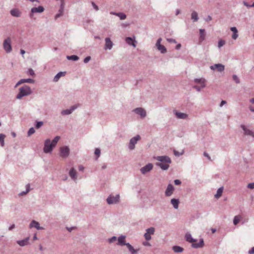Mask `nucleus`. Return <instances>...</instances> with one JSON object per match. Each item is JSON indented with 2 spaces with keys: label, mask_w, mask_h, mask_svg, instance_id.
<instances>
[{
  "label": "nucleus",
  "mask_w": 254,
  "mask_h": 254,
  "mask_svg": "<svg viewBox=\"0 0 254 254\" xmlns=\"http://www.w3.org/2000/svg\"><path fill=\"white\" fill-rule=\"evenodd\" d=\"M19 92L16 96L17 99H21L23 97L28 96L32 93V90L30 86L27 85L21 87L19 89Z\"/></svg>",
  "instance_id": "f257e3e1"
},
{
  "label": "nucleus",
  "mask_w": 254,
  "mask_h": 254,
  "mask_svg": "<svg viewBox=\"0 0 254 254\" xmlns=\"http://www.w3.org/2000/svg\"><path fill=\"white\" fill-rule=\"evenodd\" d=\"M154 230L155 229L153 227H150L146 229V232L144 235L146 240L149 241L151 239V235L154 234Z\"/></svg>",
  "instance_id": "f8f14e48"
},
{
  "label": "nucleus",
  "mask_w": 254,
  "mask_h": 254,
  "mask_svg": "<svg viewBox=\"0 0 254 254\" xmlns=\"http://www.w3.org/2000/svg\"><path fill=\"white\" fill-rule=\"evenodd\" d=\"M3 46L4 50L7 53L11 52L12 51V47L11 45V40L9 38H7L4 40Z\"/></svg>",
  "instance_id": "423d86ee"
},
{
  "label": "nucleus",
  "mask_w": 254,
  "mask_h": 254,
  "mask_svg": "<svg viewBox=\"0 0 254 254\" xmlns=\"http://www.w3.org/2000/svg\"><path fill=\"white\" fill-rule=\"evenodd\" d=\"M33 83L34 82V80L33 79L27 78V79H20L15 85V87H17L19 85L25 83Z\"/></svg>",
  "instance_id": "a211bd4d"
},
{
  "label": "nucleus",
  "mask_w": 254,
  "mask_h": 254,
  "mask_svg": "<svg viewBox=\"0 0 254 254\" xmlns=\"http://www.w3.org/2000/svg\"><path fill=\"white\" fill-rule=\"evenodd\" d=\"M92 5L93 6V8L96 10H99L98 6L94 2H92Z\"/></svg>",
  "instance_id": "4d7b16f0"
},
{
  "label": "nucleus",
  "mask_w": 254,
  "mask_h": 254,
  "mask_svg": "<svg viewBox=\"0 0 254 254\" xmlns=\"http://www.w3.org/2000/svg\"><path fill=\"white\" fill-rule=\"evenodd\" d=\"M203 155L205 157H207L208 160H211V157L207 152H204Z\"/></svg>",
  "instance_id": "052dcab7"
},
{
  "label": "nucleus",
  "mask_w": 254,
  "mask_h": 254,
  "mask_svg": "<svg viewBox=\"0 0 254 254\" xmlns=\"http://www.w3.org/2000/svg\"><path fill=\"white\" fill-rule=\"evenodd\" d=\"M238 37V33H233L232 36V39L236 40Z\"/></svg>",
  "instance_id": "5fc2aeb1"
},
{
  "label": "nucleus",
  "mask_w": 254,
  "mask_h": 254,
  "mask_svg": "<svg viewBox=\"0 0 254 254\" xmlns=\"http://www.w3.org/2000/svg\"><path fill=\"white\" fill-rule=\"evenodd\" d=\"M29 228H35L38 230H42L44 229V227H41L40 226V224L38 222H37L34 220H33L30 223Z\"/></svg>",
  "instance_id": "4468645a"
},
{
  "label": "nucleus",
  "mask_w": 254,
  "mask_h": 254,
  "mask_svg": "<svg viewBox=\"0 0 254 254\" xmlns=\"http://www.w3.org/2000/svg\"><path fill=\"white\" fill-rule=\"evenodd\" d=\"M60 136H56L53 139L52 141H51V142L55 145V146H56V145H57L58 142L59 141V140H60Z\"/></svg>",
  "instance_id": "a19ab883"
},
{
  "label": "nucleus",
  "mask_w": 254,
  "mask_h": 254,
  "mask_svg": "<svg viewBox=\"0 0 254 254\" xmlns=\"http://www.w3.org/2000/svg\"><path fill=\"white\" fill-rule=\"evenodd\" d=\"M241 127L243 130L244 133L245 135L251 136L254 138V131L253 130L249 129L244 125H241Z\"/></svg>",
  "instance_id": "1a4fd4ad"
},
{
  "label": "nucleus",
  "mask_w": 254,
  "mask_h": 254,
  "mask_svg": "<svg viewBox=\"0 0 254 254\" xmlns=\"http://www.w3.org/2000/svg\"><path fill=\"white\" fill-rule=\"evenodd\" d=\"M193 88L195 89L197 91L200 92L202 88L204 87H201V85L200 86L198 85H194L192 87Z\"/></svg>",
  "instance_id": "09e8293b"
},
{
  "label": "nucleus",
  "mask_w": 254,
  "mask_h": 254,
  "mask_svg": "<svg viewBox=\"0 0 254 254\" xmlns=\"http://www.w3.org/2000/svg\"><path fill=\"white\" fill-rule=\"evenodd\" d=\"M167 40L170 42H172V43H176L177 42L176 40H175L174 39H172V38L168 39Z\"/></svg>",
  "instance_id": "69168bd1"
},
{
  "label": "nucleus",
  "mask_w": 254,
  "mask_h": 254,
  "mask_svg": "<svg viewBox=\"0 0 254 254\" xmlns=\"http://www.w3.org/2000/svg\"><path fill=\"white\" fill-rule=\"evenodd\" d=\"M244 4L247 6L248 8L252 7V6H251V4H249L248 2L246 1H244Z\"/></svg>",
  "instance_id": "e2e57ef3"
},
{
  "label": "nucleus",
  "mask_w": 254,
  "mask_h": 254,
  "mask_svg": "<svg viewBox=\"0 0 254 254\" xmlns=\"http://www.w3.org/2000/svg\"><path fill=\"white\" fill-rule=\"evenodd\" d=\"M78 107L77 105H74L73 106H72L70 109H66V110H63L61 112V114L63 116L65 115H68L71 114L75 109H76Z\"/></svg>",
  "instance_id": "9d476101"
},
{
  "label": "nucleus",
  "mask_w": 254,
  "mask_h": 254,
  "mask_svg": "<svg viewBox=\"0 0 254 254\" xmlns=\"http://www.w3.org/2000/svg\"><path fill=\"white\" fill-rule=\"evenodd\" d=\"M204 245V241L203 239H200L199 242L198 243H192L191 244V247L195 249H197L199 248H202Z\"/></svg>",
  "instance_id": "a878e982"
},
{
  "label": "nucleus",
  "mask_w": 254,
  "mask_h": 254,
  "mask_svg": "<svg viewBox=\"0 0 254 254\" xmlns=\"http://www.w3.org/2000/svg\"><path fill=\"white\" fill-rule=\"evenodd\" d=\"M211 70H214L217 69L219 72H222L224 70L225 66L223 64H216L213 65H212L210 67Z\"/></svg>",
  "instance_id": "ddd939ff"
},
{
  "label": "nucleus",
  "mask_w": 254,
  "mask_h": 254,
  "mask_svg": "<svg viewBox=\"0 0 254 254\" xmlns=\"http://www.w3.org/2000/svg\"><path fill=\"white\" fill-rule=\"evenodd\" d=\"M29 237H26L23 240L17 241L16 243L21 247H24L29 244Z\"/></svg>",
  "instance_id": "6ab92c4d"
},
{
  "label": "nucleus",
  "mask_w": 254,
  "mask_h": 254,
  "mask_svg": "<svg viewBox=\"0 0 254 254\" xmlns=\"http://www.w3.org/2000/svg\"><path fill=\"white\" fill-rule=\"evenodd\" d=\"M184 153V151L182 150L181 152H179L176 151V150H174V154L176 156H180L183 155Z\"/></svg>",
  "instance_id": "49530a36"
},
{
  "label": "nucleus",
  "mask_w": 254,
  "mask_h": 254,
  "mask_svg": "<svg viewBox=\"0 0 254 254\" xmlns=\"http://www.w3.org/2000/svg\"><path fill=\"white\" fill-rule=\"evenodd\" d=\"M55 147V145L51 142V140L50 139H47L44 142L43 151L45 153H50Z\"/></svg>",
  "instance_id": "f03ea898"
},
{
  "label": "nucleus",
  "mask_w": 254,
  "mask_h": 254,
  "mask_svg": "<svg viewBox=\"0 0 254 254\" xmlns=\"http://www.w3.org/2000/svg\"><path fill=\"white\" fill-rule=\"evenodd\" d=\"M191 18L194 22L197 21L198 19V14L195 11H193L191 14Z\"/></svg>",
  "instance_id": "f704fd0d"
},
{
  "label": "nucleus",
  "mask_w": 254,
  "mask_h": 254,
  "mask_svg": "<svg viewBox=\"0 0 254 254\" xmlns=\"http://www.w3.org/2000/svg\"><path fill=\"white\" fill-rule=\"evenodd\" d=\"M5 137V135L2 133H0V142L1 141V140H4V139Z\"/></svg>",
  "instance_id": "680f3d73"
},
{
  "label": "nucleus",
  "mask_w": 254,
  "mask_h": 254,
  "mask_svg": "<svg viewBox=\"0 0 254 254\" xmlns=\"http://www.w3.org/2000/svg\"><path fill=\"white\" fill-rule=\"evenodd\" d=\"M170 164L169 163H163V162H160L159 166L160 168H161L163 170H167L168 169Z\"/></svg>",
  "instance_id": "2f4dec72"
},
{
  "label": "nucleus",
  "mask_w": 254,
  "mask_h": 254,
  "mask_svg": "<svg viewBox=\"0 0 254 254\" xmlns=\"http://www.w3.org/2000/svg\"><path fill=\"white\" fill-rule=\"evenodd\" d=\"M182 183L181 181L180 180H174V184L175 185H181Z\"/></svg>",
  "instance_id": "13d9d810"
},
{
  "label": "nucleus",
  "mask_w": 254,
  "mask_h": 254,
  "mask_svg": "<svg viewBox=\"0 0 254 254\" xmlns=\"http://www.w3.org/2000/svg\"><path fill=\"white\" fill-rule=\"evenodd\" d=\"M200 33V40L203 41L205 39V30L203 29H200L199 30Z\"/></svg>",
  "instance_id": "4c0bfd02"
},
{
  "label": "nucleus",
  "mask_w": 254,
  "mask_h": 254,
  "mask_svg": "<svg viewBox=\"0 0 254 254\" xmlns=\"http://www.w3.org/2000/svg\"><path fill=\"white\" fill-rule=\"evenodd\" d=\"M240 217H241V216H235L234 217V219H233V224L235 225H236L239 223V222H240Z\"/></svg>",
  "instance_id": "ea45409f"
},
{
  "label": "nucleus",
  "mask_w": 254,
  "mask_h": 254,
  "mask_svg": "<svg viewBox=\"0 0 254 254\" xmlns=\"http://www.w3.org/2000/svg\"><path fill=\"white\" fill-rule=\"evenodd\" d=\"M43 124L44 123L42 121H36L35 124V127L36 128H39L43 125Z\"/></svg>",
  "instance_id": "79ce46f5"
},
{
  "label": "nucleus",
  "mask_w": 254,
  "mask_h": 254,
  "mask_svg": "<svg viewBox=\"0 0 254 254\" xmlns=\"http://www.w3.org/2000/svg\"><path fill=\"white\" fill-rule=\"evenodd\" d=\"M26 190L23 191H21V192H20L19 194V195L23 196V195L27 194L30 191V185L29 184L26 185Z\"/></svg>",
  "instance_id": "e433bc0d"
},
{
  "label": "nucleus",
  "mask_w": 254,
  "mask_h": 254,
  "mask_svg": "<svg viewBox=\"0 0 254 254\" xmlns=\"http://www.w3.org/2000/svg\"><path fill=\"white\" fill-rule=\"evenodd\" d=\"M223 190V187H221V188H219L217 190V192H216V194L215 195V197L217 198H219L222 195Z\"/></svg>",
  "instance_id": "c9c22d12"
},
{
  "label": "nucleus",
  "mask_w": 254,
  "mask_h": 254,
  "mask_svg": "<svg viewBox=\"0 0 254 254\" xmlns=\"http://www.w3.org/2000/svg\"><path fill=\"white\" fill-rule=\"evenodd\" d=\"M95 154L99 156L100 154V150L99 148H96L95 150Z\"/></svg>",
  "instance_id": "6e6d98bb"
},
{
  "label": "nucleus",
  "mask_w": 254,
  "mask_h": 254,
  "mask_svg": "<svg viewBox=\"0 0 254 254\" xmlns=\"http://www.w3.org/2000/svg\"><path fill=\"white\" fill-rule=\"evenodd\" d=\"M66 72L65 71H60L58 72L54 77L53 81L54 82H57L59 79L65 75Z\"/></svg>",
  "instance_id": "cd10ccee"
},
{
  "label": "nucleus",
  "mask_w": 254,
  "mask_h": 254,
  "mask_svg": "<svg viewBox=\"0 0 254 254\" xmlns=\"http://www.w3.org/2000/svg\"><path fill=\"white\" fill-rule=\"evenodd\" d=\"M230 29L233 33H238V30L236 27H232Z\"/></svg>",
  "instance_id": "bf43d9fd"
},
{
  "label": "nucleus",
  "mask_w": 254,
  "mask_h": 254,
  "mask_svg": "<svg viewBox=\"0 0 254 254\" xmlns=\"http://www.w3.org/2000/svg\"><path fill=\"white\" fill-rule=\"evenodd\" d=\"M160 162L171 164L172 162L171 158L168 156H160Z\"/></svg>",
  "instance_id": "4be33fe9"
},
{
  "label": "nucleus",
  "mask_w": 254,
  "mask_h": 254,
  "mask_svg": "<svg viewBox=\"0 0 254 254\" xmlns=\"http://www.w3.org/2000/svg\"><path fill=\"white\" fill-rule=\"evenodd\" d=\"M172 249L175 253H182L184 251V249L179 246H173Z\"/></svg>",
  "instance_id": "72a5a7b5"
},
{
  "label": "nucleus",
  "mask_w": 254,
  "mask_h": 254,
  "mask_svg": "<svg viewBox=\"0 0 254 254\" xmlns=\"http://www.w3.org/2000/svg\"><path fill=\"white\" fill-rule=\"evenodd\" d=\"M174 188L171 184H169L167 186V189L165 191V194L166 196H170L172 194Z\"/></svg>",
  "instance_id": "5701e85b"
},
{
  "label": "nucleus",
  "mask_w": 254,
  "mask_h": 254,
  "mask_svg": "<svg viewBox=\"0 0 254 254\" xmlns=\"http://www.w3.org/2000/svg\"><path fill=\"white\" fill-rule=\"evenodd\" d=\"M153 168V165L152 163H148L145 166L142 167L140 171L141 173L144 175L149 172H150Z\"/></svg>",
  "instance_id": "9b49d317"
},
{
  "label": "nucleus",
  "mask_w": 254,
  "mask_h": 254,
  "mask_svg": "<svg viewBox=\"0 0 254 254\" xmlns=\"http://www.w3.org/2000/svg\"><path fill=\"white\" fill-rule=\"evenodd\" d=\"M225 44V41L223 40H220L219 41H218V48H221V47H222L223 46H224Z\"/></svg>",
  "instance_id": "de8ad7c7"
},
{
  "label": "nucleus",
  "mask_w": 254,
  "mask_h": 254,
  "mask_svg": "<svg viewBox=\"0 0 254 254\" xmlns=\"http://www.w3.org/2000/svg\"><path fill=\"white\" fill-rule=\"evenodd\" d=\"M69 176L73 181L77 180V172L74 168H71L69 170Z\"/></svg>",
  "instance_id": "412c9836"
},
{
  "label": "nucleus",
  "mask_w": 254,
  "mask_h": 254,
  "mask_svg": "<svg viewBox=\"0 0 254 254\" xmlns=\"http://www.w3.org/2000/svg\"><path fill=\"white\" fill-rule=\"evenodd\" d=\"M66 58L69 60H72L73 61H76L79 59V57L76 55L67 56Z\"/></svg>",
  "instance_id": "58836bf2"
},
{
  "label": "nucleus",
  "mask_w": 254,
  "mask_h": 254,
  "mask_svg": "<svg viewBox=\"0 0 254 254\" xmlns=\"http://www.w3.org/2000/svg\"><path fill=\"white\" fill-rule=\"evenodd\" d=\"M64 2L63 1L61 2L60 5V8L59 10V12L55 15V19H57L59 17H61L63 14L64 10Z\"/></svg>",
  "instance_id": "b1692460"
},
{
  "label": "nucleus",
  "mask_w": 254,
  "mask_h": 254,
  "mask_svg": "<svg viewBox=\"0 0 254 254\" xmlns=\"http://www.w3.org/2000/svg\"><path fill=\"white\" fill-rule=\"evenodd\" d=\"M133 112L135 114L139 115L140 118L143 119L146 116V111L142 108L138 107L135 108Z\"/></svg>",
  "instance_id": "6e6552de"
},
{
  "label": "nucleus",
  "mask_w": 254,
  "mask_h": 254,
  "mask_svg": "<svg viewBox=\"0 0 254 254\" xmlns=\"http://www.w3.org/2000/svg\"><path fill=\"white\" fill-rule=\"evenodd\" d=\"M84 169V168L83 166L82 165H80L79 167H78V170L79 171H83Z\"/></svg>",
  "instance_id": "774afa93"
},
{
  "label": "nucleus",
  "mask_w": 254,
  "mask_h": 254,
  "mask_svg": "<svg viewBox=\"0 0 254 254\" xmlns=\"http://www.w3.org/2000/svg\"><path fill=\"white\" fill-rule=\"evenodd\" d=\"M44 8L42 6H39L37 7H34L31 8V11L29 14V16L30 18H33L34 13H42L44 11Z\"/></svg>",
  "instance_id": "39448f33"
},
{
  "label": "nucleus",
  "mask_w": 254,
  "mask_h": 254,
  "mask_svg": "<svg viewBox=\"0 0 254 254\" xmlns=\"http://www.w3.org/2000/svg\"><path fill=\"white\" fill-rule=\"evenodd\" d=\"M140 139L139 135H136L135 136L131 138L128 144V148L132 150L135 148V145L137 143V141Z\"/></svg>",
  "instance_id": "20e7f679"
},
{
  "label": "nucleus",
  "mask_w": 254,
  "mask_h": 254,
  "mask_svg": "<svg viewBox=\"0 0 254 254\" xmlns=\"http://www.w3.org/2000/svg\"><path fill=\"white\" fill-rule=\"evenodd\" d=\"M117 240V237L116 236H113L111 238L109 239L108 242L109 243H112L114 242Z\"/></svg>",
  "instance_id": "8fccbe9b"
},
{
  "label": "nucleus",
  "mask_w": 254,
  "mask_h": 254,
  "mask_svg": "<svg viewBox=\"0 0 254 254\" xmlns=\"http://www.w3.org/2000/svg\"><path fill=\"white\" fill-rule=\"evenodd\" d=\"M126 237L125 235H121L119 236L118 239L117 245L121 246H126L127 243L126 242Z\"/></svg>",
  "instance_id": "f3484780"
},
{
  "label": "nucleus",
  "mask_w": 254,
  "mask_h": 254,
  "mask_svg": "<svg viewBox=\"0 0 254 254\" xmlns=\"http://www.w3.org/2000/svg\"><path fill=\"white\" fill-rule=\"evenodd\" d=\"M155 47L157 50H159V39L156 41Z\"/></svg>",
  "instance_id": "0e129e2a"
},
{
  "label": "nucleus",
  "mask_w": 254,
  "mask_h": 254,
  "mask_svg": "<svg viewBox=\"0 0 254 254\" xmlns=\"http://www.w3.org/2000/svg\"><path fill=\"white\" fill-rule=\"evenodd\" d=\"M249 189H254V183H249L247 186Z\"/></svg>",
  "instance_id": "864d4df0"
},
{
  "label": "nucleus",
  "mask_w": 254,
  "mask_h": 254,
  "mask_svg": "<svg viewBox=\"0 0 254 254\" xmlns=\"http://www.w3.org/2000/svg\"><path fill=\"white\" fill-rule=\"evenodd\" d=\"M249 254H254V247H253L249 251Z\"/></svg>",
  "instance_id": "338daca9"
},
{
  "label": "nucleus",
  "mask_w": 254,
  "mask_h": 254,
  "mask_svg": "<svg viewBox=\"0 0 254 254\" xmlns=\"http://www.w3.org/2000/svg\"><path fill=\"white\" fill-rule=\"evenodd\" d=\"M126 246L127 247L129 251L130 252V254H137V250H135L129 243H127Z\"/></svg>",
  "instance_id": "c756f323"
},
{
  "label": "nucleus",
  "mask_w": 254,
  "mask_h": 254,
  "mask_svg": "<svg viewBox=\"0 0 254 254\" xmlns=\"http://www.w3.org/2000/svg\"><path fill=\"white\" fill-rule=\"evenodd\" d=\"M105 45L104 47L105 50H111L113 47V42L111 41L110 38L107 37L105 39Z\"/></svg>",
  "instance_id": "dca6fc26"
},
{
  "label": "nucleus",
  "mask_w": 254,
  "mask_h": 254,
  "mask_svg": "<svg viewBox=\"0 0 254 254\" xmlns=\"http://www.w3.org/2000/svg\"><path fill=\"white\" fill-rule=\"evenodd\" d=\"M166 48L163 45L160 44V52L161 53H165L166 52Z\"/></svg>",
  "instance_id": "a18cd8bd"
},
{
  "label": "nucleus",
  "mask_w": 254,
  "mask_h": 254,
  "mask_svg": "<svg viewBox=\"0 0 254 254\" xmlns=\"http://www.w3.org/2000/svg\"><path fill=\"white\" fill-rule=\"evenodd\" d=\"M35 132V129L34 128V127H32L30 128L28 130V131L27 132V135L28 136H30L32 134L34 133Z\"/></svg>",
  "instance_id": "37998d69"
},
{
  "label": "nucleus",
  "mask_w": 254,
  "mask_h": 254,
  "mask_svg": "<svg viewBox=\"0 0 254 254\" xmlns=\"http://www.w3.org/2000/svg\"><path fill=\"white\" fill-rule=\"evenodd\" d=\"M174 113L176 118L179 119H186L188 117V114L177 111H174Z\"/></svg>",
  "instance_id": "2eb2a0df"
},
{
  "label": "nucleus",
  "mask_w": 254,
  "mask_h": 254,
  "mask_svg": "<svg viewBox=\"0 0 254 254\" xmlns=\"http://www.w3.org/2000/svg\"><path fill=\"white\" fill-rule=\"evenodd\" d=\"M27 73L30 74V75H34L35 72L34 70L32 68H29L27 71Z\"/></svg>",
  "instance_id": "3c124183"
},
{
  "label": "nucleus",
  "mask_w": 254,
  "mask_h": 254,
  "mask_svg": "<svg viewBox=\"0 0 254 254\" xmlns=\"http://www.w3.org/2000/svg\"><path fill=\"white\" fill-rule=\"evenodd\" d=\"M126 42L129 45H131L134 47H136L135 43L136 42L134 39L128 37L126 38Z\"/></svg>",
  "instance_id": "bb28decb"
},
{
  "label": "nucleus",
  "mask_w": 254,
  "mask_h": 254,
  "mask_svg": "<svg viewBox=\"0 0 254 254\" xmlns=\"http://www.w3.org/2000/svg\"><path fill=\"white\" fill-rule=\"evenodd\" d=\"M10 14L15 17H19L21 15V12L17 8H13L10 11Z\"/></svg>",
  "instance_id": "aec40b11"
},
{
  "label": "nucleus",
  "mask_w": 254,
  "mask_h": 254,
  "mask_svg": "<svg viewBox=\"0 0 254 254\" xmlns=\"http://www.w3.org/2000/svg\"><path fill=\"white\" fill-rule=\"evenodd\" d=\"M171 202L175 209L178 208L179 203V200L178 199L173 198L171 199Z\"/></svg>",
  "instance_id": "473e14b6"
},
{
  "label": "nucleus",
  "mask_w": 254,
  "mask_h": 254,
  "mask_svg": "<svg viewBox=\"0 0 254 254\" xmlns=\"http://www.w3.org/2000/svg\"><path fill=\"white\" fill-rule=\"evenodd\" d=\"M91 60V57L87 56L86 58H84L83 62L84 63L86 64L90 60Z\"/></svg>",
  "instance_id": "603ef678"
},
{
  "label": "nucleus",
  "mask_w": 254,
  "mask_h": 254,
  "mask_svg": "<svg viewBox=\"0 0 254 254\" xmlns=\"http://www.w3.org/2000/svg\"><path fill=\"white\" fill-rule=\"evenodd\" d=\"M194 82L196 83L199 84L200 85H201V87H205L206 86V80L203 78H195Z\"/></svg>",
  "instance_id": "393cba45"
},
{
  "label": "nucleus",
  "mask_w": 254,
  "mask_h": 254,
  "mask_svg": "<svg viewBox=\"0 0 254 254\" xmlns=\"http://www.w3.org/2000/svg\"><path fill=\"white\" fill-rule=\"evenodd\" d=\"M60 151V156L63 158H66L69 154V148L67 146L61 147Z\"/></svg>",
  "instance_id": "0eeeda50"
},
{
  "label": "nucleus",
  "mask_w": 254,
  "mask_h": 254,
  "mask_svg": "<svg viewBox=\"0 0 254 254\" xmlns=\"http://www.w3.org/2000/svg\"><path fill=\"white\" fill-rule=\"evenodd\" d=\"M111 13L112 14L115 15L116 16H118L119 17H120V19H121V20H124V19H126V18L127 17L126 15L123 12L116 13V12H112Z\"/></svg>",
  "instance_id": "7c9ffc66"
},
{
  "label": "nucleus",
  "mask_w": 254,
  "mask_h": 254,
  "mask_svg": "<svg viewBox=\"0 0 254 254\" xmlns=\"http://www.w3.org/2000/svg\"><path fill=\"white\" fill-rule=\"evenodd\" d=\"M185 239L186 240L190 243H191L192 244L193 242H195L196 241V240L193 239L192 238L191 235L190 234L187 233L185 235Z\"/></svg>",
  "instance_id": "c85d7f7f"
},
{
  "label": "nucleus",
  "mask_w": 254,
  "mask_h": 254,
  "mask_svg": "<svg viewBox=\"0 0 254 254\" xmlns=\"http://www.w3.org/2000/svg\"><path fill=\"white\" fill-rule=\"evenodd\" d=\"M232 78L236 83L239 84L240 83V80L239 77L236 74L233 75Z\"/></svg>",
  "instance_id": "c03bdc74"
},
{
  "label": "nucleus",
  "mask_w": 254,
  "mask_h": 254,
  "mask_svg": "<svg viewBox=\"0 0 254 254\" xmlns=\"http://www.w3.org/2000/svg\"><path fill=\"white\" fill-rule=\"evenodd\" d=\"M120 196L119 194H117L116 195L112 194L109 195L107 197L106 201L108 204H115L119 202Z\"/></svg>",
  "instance_id": "7ed1b4c3"
}]
</instances>
